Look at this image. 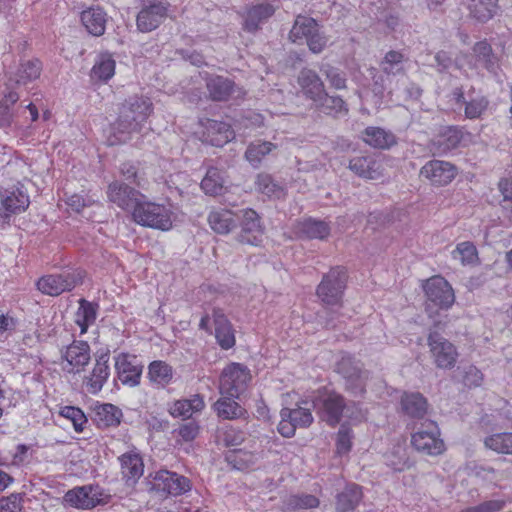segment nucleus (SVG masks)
<instances>
[{
  "label": "nucleus",
  "mask_w": 512,
  "mask_h": 512,
  "mask_svg": "<svg viewBox=\"0 0 512 512\" xmlns=\"http://www.w3.org/2000/svg\"><path fill=\"white\" fill-rule=\"evenodd\" d=\"M407 59L400 51H388L380 62V68L384 76L374 80L373 91L376 95L383 96L385 92L392 96L399 90L400 84L406 82L405 62Z\"/></svg>",
  "instance_id": "1"
},
{
  "label": "nucleus",
  "mask_w": 512,
  "mask_h": 512,
  "mask_svg": "<svg viewBox=\"0 0 512 512\" xmlns=\"http://www.w3.org/2000/svg\"><path fill=\"white\" fill-rule=\"evenodd\" d=\"M426 295V312L433 319L434 328H440L445 323L440 310L449 309L454 301V291L451 285L442 276H433L429 278L424 286Z\"/></svg>",
  "instance_id": "2"
},
{
  "label": "nucleus",
  "mask_w": 512,
  "mask_h": 512,
  "mask_svg": "<svg viewBox=\"0 0 512 512\" xmlns=\"http://www.w3.org/2000/svg\"><path fill=\"white\" fill-rule=\"evenodd\" d=\"M174 213L171 205L155 202H138L133 207V220L142 226L168 231L173 225Z\"/></svg>",
  "instance_id": "3"
},
{
  "label": "nucleus",
  "mask_w": 512,
  "mask_h": 512,
  "mask_svg": "<svg viewBox=\"0 0 512 512\" xmlns=\"http://www.w3.org/2000/svg\"><path fill=\"white\" fill-rule=\"evenodd\" d=\"M289 39L296 44L306 43L309 50L315 54L321 53L329 41L313 18L302 15L296 17L289 33Z\"/></svg>",
  "instance_id": "4"
},
{
  "label": "nucleus",
  "mask_w": 512,
  "mask_h": 512,
  "mask_svg": "<svg viewBox=\"0 0 512 512\" xmlns=\"http://www.w3.org/2000/svg\"><path fill=\"white\" fill-rule=\"evenodd\" d=\"M85 271L79 268L64 270L58 274L41 277L36 285L40 292L49 296H58L63 292L72 291L83 283Z\"/></svg>",
  "instance_id": "5"
},
{
  "label": "nucleus",
  "mask_w": 512,
  "mask_h": 512,
  "mask_svg": "<svg viewBox=\"0 0 512 512\" xmlns=\"http://www.w3.org/2000/svg\"><path fill=\"white\" fill-rule=\"evenodd\" d=\"M412 447L424 455L438 456L445 452V442L434 421H426L411 435Z\"/></svg>",
  "instance_id": "6"
},
{
  "label": "nucleus",
  "mask_w": 512,
  "mask_h": 512,
  "mask_svg": "<svg viewBox=\"0 0 512 512\" xmlns=\"http://www.w3.org/2000/svg\"><path fill=\"white\" fill-rule=\"evenodd\" d=\"M347 275L341 267L332 268L322 278L316 293L322 303L327 306L339 305L346 288Z\"/></svg>",
  "instance_id": "7"
},
{
  "label": "nucleus",
  "mask_w": 512,
  "mask_h": 512,
  "mask_svg": "<svg viewBox=\"0 0 512 512\" xmlns=\"http://www.w3.org/2000/svg\"><path fill=\"white\" fill-rule=\"evenodd\" d=\"M313 407L322 421L334 427L343 415L345 399L335 391L323 390L314 398Z\"/></svg>",
  "instance_id": "8"
},
{
  "label": "nucleus",
  "mask_w": 512,
  "mask_h": 512,
  "mask_svg": "<svg viewBox=\"0 0 512 512\" xmlns=\"http://www.w3.org/2000/svg\"><path fill=\"white\" fill-rule=\"evenodd\" d=\"M250 380L251 373L246 366L240 363H231L221 373L220 393L230 397H238L246 390Z\"/></svg>",
  "instance_id": "9"
},
{
  "label": "nucleus",
  "mask_w": 512,
  "mask_h": 512,
  "mask_svg": "<svg viewBox=\"0 0 512 512\" xmlns=\"http://www.w3.org/2000/svg\"><path fill=\"white\" fill-rule=\"evenodd\" d=\"M428 346L435 365L440 369H452L458 358V352L454 344L441 336L436 331L428 335Z\"/></svg>",
  "instance_id": "10"
},
{
  "label": "nucleus",
  "mask_w": 512,
  "mask_h": 512,
  "mask_svg": "<svg viewBox=\"0 0 512 512\" xmlns=\"http://www.w3.org/2000/svg\"><path fill=\"white\" fill-rule=\"evenodd\" d=\"M62 370L69 374L80 373L90 362V346L85 341H73L61 351Z\"/></svg>",
  "instance_id": "11"
},
{
  "label": "nucleus",
  "mask_w": 512,
  "mask_h": 512,
  "mask_svg": "<svg viewBox=\"0 0 512 512\" xmlns=\"http://www.w3.org/2000/svg\"><path fill=\"white\" fill-rule=\"evenodd\" d=\"M281 421L278 424L279 433L287 438L294 436L297 428H306L313 422V416L309 408L298 406L297 408H283L280 411Z\"/></svg>",
  "instance_id": "12"
},
{
  "label": "nucleus",
  "mask_w": 512,
  "mask_h": 512,
  "mask_svg": "<svg viewBox=\"0 0 512 512\" xmlns=\"http://www.w3.org/2000/svg\"><path fill=\"white\" fill-rule=\"evenodd\" d=\"M142 9L137 15V28L141 32L156 29L167 15V3L161 0H141Z\"/></svg>",
  "instance_id": "13"
},
{
  "label": "nucleus",
  "mask_w": 512,
  "mask_h": 512,
  "mask_svg": "<svg viewBox=\"0 0 512 512\" xmlns=\"http://www.w3.org/2000/svg\"><path fill=\"white\" fill-rule=\"evenodd\" d=\"M458 171L447 161L430 160L420 170V176L433 186H446L453 181Z\"/></svg>",
  "instance_id": "14"
},
{
  "label": "nucleus",
  "mask_w": 512,
  "mask_h": 512,
  "mask_svg": "<svg viewBox=\"0 0 512 512\" xmlns=\"http://www.w3.org/2000/svg\"><path fill=\"white\" fill-rule=\"evenodd\" d=\"M241 214V231L237 236V241L241 244L259 245L264 235V227L259 215L252 209H244Z\"/></svg>",
  "instance_id": "15"
},
{
  "label": "nucleus",
  "mask_w": 512,
  "mask_h": 512,
  "mask_svg": "<svg viewBox=\"0 0 512 512\" xmlns=\"http://www.w3.org/2000/svg\"><path fill=\"white\" fill-rule=\"evenodd\" d=\"M153 487L171 495H180L190 489V481L177 473L167 470L156 472Z\"/></svg>",
  "instance_id": "16"
},
{
  "label": "nucleus",
  "mask_w": 512,
  "mask_h": 512,
  "mask_svg": "<svg viewBox=\"0 0 512 512\" xmlns=\"http://www.w3.org/2000/svg\"><path fill=\"white\" fill-rule=\"evenodd\" d=\"M115 369L118 379L130 387L137 386L142 374V366L138 363L135 356L128 354H119L115 358Z\"/></svg>",
  "instance_id": "17"
},
{
  "label": "nucleus",
  "mask_w": 512,
  "mask_h": 512,
  "mask_svg": "<svg viewBox=\"0 0 512 512\" xmlns=\"http://www.w3.org/2000/svg\"><path fill=\"white\" fill-rule=\"evenodd\" d=\"M452 96L458 109L464 107V115L468 119L480 118L489 105L488 99L483 95H468L466 98L462 88H456Z\"/></svg>",
  "instance_id": "18"
},
{
  "label": "nucleus",
  "mask_w": 512,
  "mask_h": 512,
  "mask_svg": "<svg viewBox=\"0 0 512 512\" xmlns=\"http://www.w3.org/2000/svg\"><path fill=\"white\" fill-rule=\"evenodd\" d=\"M109 352H105L96 357V361L92 371L85 376L84 385L90 394H97L100 392L109 378Z\"/></svg>",
  "instance_id": "19"
},
{
  "label": "nucleus",
  "mask_w": 512,
  "mask_h": 512,
  "mask_svg": "<svg viewBox=\"0 0 512 512\" xmlns=\"http://www.w3.org/2000/svg\"><path fill=\"white\" fill-rule=\"evenodd\" d=\"M204 130L202 132L203 141L213 146H223L234 138V131L231 126L225 122L206 119L201 121Z\"/></svg>",
  "instance_id": "20"
},
{
  "label": "nucleus",
  "mask_w": 512,
  "mask_h": 512,
  "mask_svg": "<svg viewBox=\"0 0 512 512\" xmlns=\"http://www.w3.org/2000/svg\"><path fill=\"white\" fill-rule=\"evenodd\" d=\"M339 372L346 380L347 390L354 395L364 393L368 373L363 371L358 364H353L350 360L343 359L339 363Z\"/></svg>",
  "instance_id": "21"
},
{
  "label": "nucleus",
  "mask_w": 512,
  "mask_h": 512,
  "mask_svg": "<svg viewBox=\"0 0 512 512\" xmlns=\"http://www.w3.org/2000/svg\"><path fill=\"white\" fill-rule=\"evenodd\" d=\"M66 504L78 509H91L102 502L98 488L83 486L69 490L64 495Z\"/></svg>",
  "instance_id": "22"
},
{
  "label": "nucleus",
  "mask_w": 512,
  "mask_h": 512,
  "mask_svg": "<svg viewBox=\"0 0 512 512\" xmlns=\"http://www.w3.org/2000/svg\"><path fill=\"white\" fill-rule=\"evenodd\" d=\"M297 81L302 93L313 102L318 103L325 96L324 83L314 70L302 69Z\"/></svg>",
  "instance_id": "23"
},
{
  "label": "nucleus",
  "mask_w": 512,
  "mask_h": 512,
  "mask_svg": "<svg viewBox=\"0 0 512 512\" xmlns=\"http://www.w3.org/2000/svg\"><path fill=\"white\" fill-rule=\"evenodd\" d=\"M140 130V125L120 113L119 118L109 128L107 143L111 146L125 143L131 139L134 133H138Z\"/></svg>",
  "instance_id": "24"
},
{
  "label": "nucleus",
  "mask_w": 512,
  "mask_h": 512,
  "mask_svg": "<svg viewBox=\"0 0 512 512\" xmlns=\"http://www.w3.org/2000/svg\"><path fill=\"white\" fill-rule=\"evenodd\" d=\"M121 474L126 484L134 485L144 473V463L139 453L129 451L119 457Z\"/></svg>",
  "instance_id": "25"
},
{
  "label": "nucleus",
  "mask_w": 512,
  "mask_h": 512,
  "mask_svg": "<svg viewBox=\"0 0 512 512\" xmlns=\"http://www.w3.org/2000/svg\"><path fill=\"white\" fill-rule=\"evenodd\" d=\"M349 168L358 176L375 180L383 175L381 162L374 156H358L350 160Z\"/></svg>",
  "instance_id": "26"
},
{
  "label": "nucleus",
  "mask_w": 512,
  "mask_h": 512,
  "mask_svg": "<svg viewBox=\"0 0 512 512\" xmlns=\"http://www.w3.org/2000/svg\"><path fill=\"white\" fill-rule=\"evenodd\" d=\"M152 112V103L149 98L143 96H133L126 100L121 113L136 122L142 127L150 113Z\"/></svg>",
  "instance_id": "27"
},
{
  "label": "nucleus",
  "mask_w": 512,
  "mask_h": 512,
  "mask_svg": "<svg viewBox=\"0 0 512 512\" xmlns=\"http://www.w3.org/2000/svg\"><path fill=\"white\" fill-rule=\"evenodd\" d=\"M209 96L214 101H226L230 97L240 96L243 92L237 88L234 82L223 76H215L207 81Z\"/></svg>",
  "instance_id": "28"
},
{
  "label": "nucleus",
  "mask_w": 512,
  "mask_h": 512,
  "mask_svg": "<svg viewBox=\"0 0 512 512\" xmlns=\"http://www.w3.org/2000/svg\"><path fill=\"white\" fill-rule=\"evenodd\" d=\"M138 192L126 184L118 181L108 186V199L122 209L133 208L137 202Z\"/></svg>",
  "instance_id": "29"
},
{
  "label": "nucleus",
  "mask_w": 512,
  "mask_h": 512,
  "mask_svg": "<svg viewBox=\"0 0 512 512\" xmlns=\"http://www.w3.org/2000/svg\"><path fill=\"white\" fill-rule=\"evenodd\" d=\"M80 18L89 34L96 37L104 34L108 16L102 8L90 7L82 11Z\"/></svg>",
  "instance_id": "30"
},
{
  "label": "nucleus",
  "mask_w": 512,
  "mask_h": 512,
  "mask_svg": "<svg viewBox=\"0 0 512 512\" xmlns=\"http://www.w3.org/2000/svg\"><path fill=\"white\" fill-rule=\"evenodd\" d=\"M205 402L203 398L196 394L190 399H181L175 401L169 407V413L174 418L189 419L194 413L200 412L204 409Z\"/></svg>",
  "instance_id": "31"
},
{
  "label": "nucleus",
  "mask_w": 512,
  "mask_h": 512,
  "mask_svg": "<svg viewBox=\"0 0 512 512\" xmlns=\"http://www.w3.org/2000/svg\"><path fill=\"white\" fill-rule=\"evenodd\" d=\"M213 321L215 326V337L223 349H229L235 344V336L230 322L226 316L218 309L213 311Z\"/></svg>",
  "instance_id": "32"
},
{
  "label": "nucleus",
  "mask_w": 512,
  "mask_h": 512,
  "mask_svg": "<svg viewBox=\"0 0 512 512\" xmlns=\"http://www.w3.org/2000/svg\"><path fill=\"white\" fill-rule=\"evenodd\" d=\"M208 222L211 229L218 234H228L236 227L235 215L228 209L211 211L208 216Z\"/></svg>",
  "instance_id": "33"
},
{
  "label": "nucleus",
  "mask_w": 512,
  "mask_h": 512,
  "mask_svg": "<svg viewBox=\"0 0 512 512\" xmlns=\"http://www.w3.org/2000/svg\"><path fill=\"white\" fill-rule=\"evenodd\" d=\"M401 405L404 412L412 418H423L427 414L428 403L420 393H406L402 396Z\"/></svg>",
  "instance_id": "34"
},
{
  "label": "nucleus",
  "mask_w": 512,
  "mask_h": 512,
  "mask_svg": "<svg viewBox=\"0 0 512 512\" xmlns=\"http://www.w3.org/2000/svg\"><path fill=\"white\" fill-rule=\"evenodd\" d=\"M498 0H462L470 10V15L479 22L490 20L497 11Z\"/></svg>",
  "instance_id": "35"
},
{
  "label": "nucleus",
  "mask_w": 512,
  "mask_h": 512,
  "mask_svg": "<svg viewBox=\"0 0 512 512\" xmlns=\"http://www.w3.org/2000/svg\"><path fill=\"white\" fill-rule=\"evenodd\" d=\"M296 233L302 237L322 240L330 234V227L324 221L307 219L297 223Z\"/></svg>",
  "instance_id": "36"
},
{
  "label": "nucleus",
  "mask_w": 512,
  "mask_h": 512,
  "mask_svg": "<svg viewBox=\"0 0 512 512\" xmlns=\"http://www.w3.org/2000/svg\"><path fill=\"white\" fill-rule=\"evenodd\" d=\"M274 11L273 6L268 3H260L251 7L245 17V29L249 32L256 31L261 23L273 15Z\"/></svg>",
  "instance_id": "37"
},
{
  "label": "nucleus",
  "mask_w": 512,
  "mask_h": 512,
  "mask_svg": "<svg viewBox=\"0 0 512 512\" xmlns=\"http://www.w3.org/2000/svg\"><path fill=\"white\" fill-rule=\"evenodd\" d=\"M29 206V197L22 191H5L1 195V207L9 214L24 212Z\"/></svg>",
  "instance_id": "38"
},
{
  "label": "nucleus",
  "mask_w": 512,
  "mask_h": 512,
  "mask_svg": "<svg viewBox=\"0 0 512 512\" xmlns=\"http://www.w3.org/2000/svg\"><path fill=\"white\" fill-rule=\"evenodd\" d=\"M363 140L374 148L387 149L396 143L392 133L379 127H368L364 131Z\"/></svg>",
  "instance_id": "39"
},
{
  "label": "nucleus",
  "mask_w": 512,
  "mask_h": 512,
  "mask_svg": "<svg viewBox=\"0 0 512 512\" xmlns=\"http://www.w3.org/2000/svg\"><path fill=\"white\" fill-rule=\"evenodd\" d=\"M115 66L116 62L113 59L112 55L109 53L100 54L91 70L92 78L108 81L115 74Z\"/></svg>",
  "instance_id": "40"
},
{
  "label": "nucleus",
  "mask_w": 512,
  "mask_h": 512,
  "mask_svg": "<svg viewBox=\"0 0 512 512\" xmlns=\"http://www.w3.org/2000/svg\"><path fill=\"white\" fill-rule=\"evenodd\" d=\"M361 498L362 492L360 487L355 484L349 485L337 496V510L339 512L353 511Z\"/></svg>",
  "instance_id": "41"
},
{
  "label": "nucleus",
  "mask_w": 512,
  "mask_h": 512,
  "mask_svg": "<svg viewBox=\"0 0 512 512\" xmlns=\"http://www.w3.org/2000/svg\"><path fill=\"white\" fill-rule=\"evenodd\" d=\"M148 377L151 382L165 387L173 379V368L164 361H153L148 367Z\"/></svg>",
  "instance_id": "42"
},
{
  "label": "nucleus",
  "mask_w": 512,
  "mask_h": 512,
  "mask_svg": "<svg viewBox=\"0 0 512 512\" xmlns=\"http://www.w3.org/2000/svg\"><path fill=\"white\" fill-rule=\"evenodd\" d=\"M233 397H222L215 403L217 415L223 419L232 420L242 418L246 414V410L242 408Z\"/></svg>",
  "instance_id": "43"
},
{
  "label": "nucleus",
  "mask_w": 512,
  "mask_h": 512,
  "mask_svg": "<svg viewBox=\"0 0 512 512\" xmlns=\"http://www.w3.org/2000/svg\"><path fill=\"white\" fill-rule=\"evenodd\" d=\"M276 146L272 142L258 141L248 145L245 152V159L255 168L259 167L262 159L268 155Z\"/></svg>",
  "instance_id": "44"
},
{
  "label": "nucleus",
  "mask_w": 512,
  "mask_h": 512,
  "mask_svg": "<svg viewBox=\"0 0 512 512\" xmlns=\"http://www.w3.org/2000/svg\"><path fill=\"white\" fill-rule=\"evenodd\" d=\"M462 139L460 130L455 127H446L434 140L441 153L456 148Z\"/></svg>",
  "instance_id": "45"
},
{
  "label": "nucleus",
  "mask_w": 512,
  "mask_h": 512,
  "mask_svg": "<svg viewBox=\"0 0 512 512\" xmlns=\"http://www.w3.org/2000/svg\"><path fill=\"white\" fill-rule=\"evenodd\" d=\"M79 304L75 322L80 327L81 334H84L88 327L96 320L97 307L84 299H81Z\"/></svg>",
  "instance_id": "46"
},
{
  "label": "nucleus",
  "mask_w": 512,
  "mask_h": 512,
  "mask_svg": "<svg viewBox=\"0 0 512 512\" xmlns=\"http://www.w3.org/2000/svg\"><path fill=\"white\" fill-rule=\"evenodd\" d=\"M484 445L501 454H512V432H502L485 438Z\"/></svg>",
  "instance_id": "47"
},
{
  "label": "nucleus",
  "mask_w": 512,
  "mask_h": 512,
  "mask_svg": "<svg viewBox=\"0 0 512 512\" xmlns=\"http://www.w3.org/2000/svg\"><path fill=\"white\" fill-rule=\"evenodd\" d=\"M42 66L38 60H28L23 62L15 74L17 84L26 85L37 79L41 74Z\"/></svg>",
  "instance_id": "48"
},
{
  "label": "nucleus",
  "mask_w": 512,
  "mask_h": 512,
  "mask_svg": "<svg viewBox=\"0 0 512 512\" xmlns=\"http://www.w3.org/2000/svg\"><path fill=\"white\" fill-rule=\"evenodd\" d=\"M452 257L460 261L462 265H475L478 263V253L472 242L465 241L457 244L452 252Z\"/></svg>",
  "instance_id": "49"
},
{
  "label": "nucleus",
  "mask_w": 512,
  "mask_h": 512,
  "mask_svg": "<svg viewBox=\"0 0 512 512\" xmlns=\"http://www.w3.org/2000/svg\"><path fill=\"white\" fill-rule=\"evenodd\" d=\"M121 416V410L112 404H102L96 408L97 421L104 426L118 425Z\"/></svg>",
  "instance_id": "50"
},
{
  "label": "nucleus",
  "mask_w": 512,
  "mask_h": 512,
  "mask_svg": "<svg viewBox=\"0 0 512 512\" xmlns=\"http://www.w3.org/2000/svg\"><path fill=\"white\" fill-rule=\"evenodd\" d=\"M201 188L206 194L217 195L223 189V178L217 168H209L201 182Z\"/></svg>",
  "instance_id": "51"
},
{
  "label": "nucleus",
  "mask_w": 512,
  "mask_h": 512,
  "mask_svg": "<svg viewBox=\"0 0 512 512\" xmlns=\"http://www.w3.org/2000/svg\"><path fill=\"white\" fill-rule=\"evenodd\" d=\"M256 189L269 197L280 198L284 196L283 187L275 183L269 174H259L257 176Z\"/></svg>",
  "instance_id": "52"
},
{
  "label": "nucleus",
  "mask_w": 512,
  "mask_h": 512,
  "mask_svg": "<svg viewBox=\"0 0 512 512\" xmlns=\"http://www.w3.org/2000/svg\"><path fill=\"white\" fill-rule=\"evenodd\" d=\"M318 505L319 500L313 495H291L284 502V507L288 511L310 509Z\"/></svg>",
  "instance_id": "53"
},
{
  "label": "nucleus",
  "mask_w": 512,
  "mask_h": 512,
  "mask_svg": "<svg viewBox=\"0 0 512 512\" xmlns=\"http://www.w3.org/2000/svg\"><path fill=\"white\" fill-rule=\"evenodd\" d=\"M474 55L478 62H480L486 69L493 71L495 66V57L492 55L491 46L481 41L473 47Z\"/></svg>",
  "instance_id": "54"
},
{
  "label": "nucleus",
  "mask_w": 512,
  "mask_h": 512,
  "mask_svg": "<svg viewBox=\"0 0 512 512\" xmlns=\"http://www.w3.org/2000/svg\"><path fill=\"white\" fill-rule=\"evenodd\" d=\"M321 72L326 77L331 87L338 90L346 88L345 73L340 69L327 64L322 66Z\"/></svg>",
  "instance_id": "55"
},
{
  "label": "nucleus",
  "mask_w": 512,
  "mask_h": 512,
  "mask_svg": "<svg viewBox=\"0 0 512 512\" xmlns=\"http://www.w3.org/2000/svg\"><path fill=\"white\" fill-rule=\"evenodd\" d=\"M317 104H319L322 107V109L327 113L338 114L342 112L346 113L348 111L346 104L341 97L329 96L326 92L323 99L319 101Z\"/></svg>",
  "instance_id": "56"
},
{
  "label": "nucleus",
  "mask_w": 512,
  "mask_h": 512,
  "mask_svg": "<svg viewBox=\"0 0 512 512\" xmlns=\"http://www.w3.org/2000/svg\"><path fill=\"white\" fill-rule=\"evenodd\" d=\"M60 414L72 421L74 429L77 432L83 431L87 419L81 409L73 406H65L61 409Z\"/></svg>",
  "instance_id": "57"
},
{
  "label": "nucleus",
  "mask_w": 512,
  "mask_h": 512,
  "mask_svg": "<svg viewBox=\"0 0 512 512\" xmlns=\"http://www.w3.org/2000/svg\"><path fill=\"white\" fill-rule=\"evenodd\" d=\"M227 459L231 464H233L234 468L238 470L246 469L255 462V456L252 453L242 450L233 452L227 457Z\"/></svg>",
  "instance_id": "58"
},
{
  "label": "nucleus",
  "mask_w": 512,
  "mask_h": 512,
  "mask_svg": "<svg viewBox=\"0 0 512 512\" xmlns=\"http://www.w3.org/2000/svg\"><path fill=\"white\" fill-rule=\"evenodd\" d=\"M246 433L233 426H228L222 436V440L227 447L238 446L244 442Z\"/></svg>",
  "instance_id": "59"
},
{
  "label": "nucleus",
  "mask_w": 512,
  "mask_h": 512,
  "mask_svg": "<svg viewBox=\"0 0 512 512\" xmlns=\"http://www.w3.org/2000/svg\"><path fill=\"white\" fill-rule=\"evenodd\" d=\"M342 416L346 417L351 423L356 424L366 419V411L356 402H345Z\"/></svg>",
  "instance_id": "60"
},
{
  "label": "nucleus",
  "mask_w": 512,
  "mask_h": 512,
  "mask_svg": "<svg viewBox=\"0 0 512 512\" xmlns=\"http://www.w3.org/2000/svg\"><path fill=\"white\" fill-rule=\"evenodd\" d=\"M351 440V430L346 425H342L337 434V452L339 454L348 453L352 445Z\"/></svg>",
  "instance_id": "61"
},
{
  "label": "nucleus",
  "mask_w": 512,
  "mask_h": 512,
  "mask_svg": "<svg viewBox=\"0 0 512 512\" xmlns=\"http://www.w3.org/2000/svg\"><path fill=\"white\" fill-rule=\"evenodd\" d=\"M483 373L473 365L468 366L464 371L463 382L468 387H478L483 383Z\"/></svg>",
  "instance_id": "62"
},
{
  "label": "nucleus",
  "mask_w": 512,
  "mask_h": 512,
  "mask_svg": "<svg viewBox=\"0 0 512 512\" xmlns=\"http://www.w3.org/2000/svg\"><path fill=\"white\" fill-rule=\"evenodd\" d=\"M22 509L20 494H11L0 500V512H19Z\"/></svg>",
  "instance_id": "63"
},
{
  "label": "nucleus",
  "mask_w": 512,
  "mask_h": 512,
  "mask_svg": "<svg viewBox=\"0 0 512 512\" xmlns=\"http://www.w3.org/2000/svg\"><path fill=\"white\" fill-rule=\"evenodd\" d=\"M177 434L184 442L193 441L199 434V425L196 422H188L180 425Z\"/></svg>",
  "instance_id": "64"
}]
</instances>
